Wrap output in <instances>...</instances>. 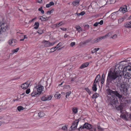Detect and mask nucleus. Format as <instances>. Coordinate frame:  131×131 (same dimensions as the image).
Returning a JSON list of instances; mask_svg holds the SVG:
<instances>
[{
  "label": "nucleus",
  "instance_id": "864d4df0",
  "mask_svg": "<svg viewBox=\"0 0 131 131\" xmlns=\"http://www.w3.org/2000/svg\"><path fill=\"white\" fill-rule=\"evenodd\" d=\"M26 38L27 39V37L26 36V35H24V38L23 39H21L20 40V41H22L24 40V39Z\"/></svg>",
  "mask_w": 131,
  "mask_h": 131
},
{
  "label": "nucleus",
  "instance_id": "a18cd8bd",
  "mask_svg": "<svg viewBox=\"0 0 131 131\" xmlns=\"http://www.w3.org/2000/svg\"><path fill=\"white\" fill-rule=\"evenodd\" d=\"M61 43L59 42L57 45V46L56 47L57 48H58L61 46Z\"/></svg>",
  "mask_w": 131,
  "mask_h": 131
},
{
  "label": "nucleus",
  "instance_id": "9d476101",
  "mask_svg": "<svg viewBox=\"0 0 131 131\" xmlns=\"http://www.w3.org/2000/svg\"><path fill=\"white\" fill-rule=\"evenodd\" d=\"M17 41L15 39H11L9 40L8 43L9 45L12 46H14L16 45L17 43Z\"/></svg>",
  "mask_w": 131,
  "mask_h": 131
},
{
  "label": "nucleus",
  "instance_id": "de8ad7c7",
  "mask_svg": "<svg viewBox=\"0 0 131 131\" xmlns=\"http://www.w3.org/2000/svg\"><path fill=\"white\" fill-rule=\"evenodd\" d=\"M85 90L89 94H90L91 93L90 90L88 88H86Z\"/></svg>",
  "mask_w": 131,
  "mask_h": 131
},
{
  "label": "nucleus",
  "instance_id": "f8f14e48",
  "mask_svg": "<svg viewBox=\"0 0 131 131\" xmlns=\"http://www.w3.org/2000/svg\"><path fill=\"white\" fill-rule=\"evenodd\" d=\"M29 84V83L27 81L25 83L22 84L21 87L22 89H25L28 87Z\"/></svg>",
  "mask_w": 131,
  "mask_h": 131
},
{
  "label": "nucleus",
  "instance_id": "412c9836",
  "mask_svg": "<svg viewBox=\"0 0 131 131\" xmlns=\"http://www.w3.org/2000/svg\"><path fill=\"white\" fill-rule=\"evenodd\" d=\"M111 35H112L111 33V32H109L108 33V34H107L106 35H105L104 36H102V37L103 39H104L107 37H110Z\"/></svg>",
  "mask_w": 131,
  "mask_h": 131
},
{
  "label": "nucleus",
  "instance_id": "6e6552de",
  "mask_svg": "<svg viewBox=\"0 0 131 131\" xmlns=\"http://www.w3.org/2000/svg\"><path fill=\"white\" fill-rule=\"evenodd\" d=\"M79 121V119H76L73 122L71 127V128L72 130H74L77 128V126Z\"/></svg>",
  "mask_w": 131,
  "mask_h": 131
},
{
  "label": "nucleus",
  "instance_id": "09e8293b",
  "mask_svg": "<svg viewBox=\"0 0 131 131\" xmlns=\"http://www.w3.org/2000/svg\"><path fill=\"white\" fill-rule=\"evenodd\" d=\"M75 44V42H71L70 45V46L71 47H73V46H74Z\"/></svg>",
  "mask_w": 131,
  "mask_h": 131
},
{
  "label": "nucleus",
  "instance_id": "dca6fc26",
  "mask_svg": "<svg viewBox=\"0 0 131 131\" xmlns=\"http://www.w3.org/2000/svg\"><path fill=\"white\" fill-rule=\"evenodd\" d=\"M100 75L98 74L97 75L95 78L94 83L95 84V83H97L99 82L100 81Z\"/></svg>",
  "mask_w": 131,
  "mask_h": 131
},
{
  "label": "nucleus",
  "instance_id": "ddd939ff",
  "mask_svg": "<svg viewBox=\"0 0 131 131\" xmlns=\"http://www.w3.org/2000/svg\"><path fill=\"white\" fill-rule=\"evenodd\" d=\"M42 43L44 44L45 47H47L50 46V42L48 41L44 40L42 42Z\"/></svg>",
  "mask_w": 131,
  "mask_h": 131
},
{
  "label": "nucleus",
  "instance_id": "a19ab883",
  "mask_svg": "<svg viewBox=\"0 0 131 131\" xmlns=\"http://www.w3.org/2000/svg\"><path fill=\"white\" fill-rule=\"evenodd\" d=\"M109 1H110V3H109L111 4H114L115 3L116 1V0H109Z\"/></svg>",
  "mask_w": 131,
  "mask_h": 131
},
{
  "label": "nucleus",
  "instance_id": "393cba45",
  "mask_svg": "<svg viewBox=\"0 0 131 131\" xmlns=\"http://www.w3.org/2000/svg\"><path fill=\"white\" fill-rule=\"evenodd\" d=\"M72 111L73 113L76 114L78 112V109L77 107H74L72 108Z\"/></svg>",
  "mask_w": 131,
  "mask_h": 131
},
{
  "label": "nucleus",
  "instance_id": "4d7b16f0",
  "mask_svg": "<svg viewBox=\"0 0 131 131\" xmlns=\"http://www.w3.org/2000/svg\"><path fill=\"white\" fill-rule=\"evenodd\" d=\"M99 24V23L98 22H96L93 25V26H94L96 27Z\"/></svg>",
  "mask_w": 131,
  "mask_h": 131
},
{
  "label": "nucleus",
  "instance_id": "2f4dec72",
  "mask_svg": "<svg viewBox=\"0 0 131 131\" xmlns=\"http://www.w3.org/2000/svg\"><path fill=\"white\" fill-rule=\"evenodd\" d=\"M17 109L18 111H20L21 110H24V108L21 106H19L17 107Z\"/></svg>",
  "mask_w": 131,
  "mask_h": 131
},
{
  "label": "nucleus",
  "instance_id": "bf43d9fd",
  "mask_svg": "<svg viewBox=\"0 0 131 131\" xmlns=\"http://www.w3.org/2000/svg\"><path fill=\"white\" fill-rule=\"evenodd\" d=\"M84 64L85 65V67H87L89 65V64L88 62H86L85 63H84Z\"/></svg>",
  "mask_w": 131,
  "mask_h": 131
},
{
  "label": "nucleus",
  "instance_id": "5fc2aeb1",
  "mask_svg": "<svg viewBox=\"0 0 131 131\" xmlns=\"http://www.w3.org/2000/svg\"><path fill=\"white\" fill-rule=\"evenodd\" d=\"M105 81V79H101V83L102 84Z\"/></svg>",
  "mask_w": 131,
  "mask_h": 131
},
{
  "label": "nucleus",
  "instance_id": "2eb2a0df",
  "mask_svg": "<svg viewBox=\"0 0 131 131\" xmlns=\"http://www.w3.org/2000/svg\"><path fill=\"white\" fill-rule=\"evenodd\" d=\"M124 26L128 28H131V21L124 24Z\"/></svg>",
  "mask_w": 131,
  "mask_h": 131
},
{
  "label": "nucleus",
  "instance_id": "79ce46f5",
  "mask_svg": "<svg viewBox=\"0 0 131 131\" xmlns=\"http://www.w3.org/2000/svg\"><path fill=\"white\" fill-rule=\"evenodd\" d=\"M53 11V9H52L50 11H48L47 12V14H50L51 13H52Z\"/></svg>",
  "mask_w": 131,
  "mask_h": 131
},
{
  "label": "nucleus",
  "instance_id": "4be33fe9",
  "mask_svg": "<svg viewBox=\"0 0 131 131\" xmlns=\"http://www.w3.org/2000/svg\"><path fill=\"white\" fill-rule=\"evenodd\" d=\"M79 1H73L72 3V4L73 6H75L76 5H79Z\"/></svg>",
  "mask_w": 131,
  "mask_h": 131
},
{
  "label": "nucleus",
  "instance_id": "1a4fd4ad",
  "mask_svg": "<svg viewBox=\"0 0 131 131\" xmlns=\"http://www.w3.org/2000/svg\"><path fill=\"white\" fill-rule=\"evenodd\" d=\"M102 39H103V38L102 36H100L98 37L95 39L93 40H92L91 41V43L92 44H93L94 43H95L99 41L100 40H102Z\"/></svg>",
  "mask_w": 131,
  "mask_h": 131
},
{
  "label": "nucleus",
  "instance_id": "f257e3e1",
  "mask_svg": "<svg viewBox=\"0 0 131 131\" xmlns=\"http://www.w3.org/2000/svg\"><path fill=\"white\" fill-rule=\"evenodd\" d=\"M121 68L120 66L117 67L115 66V69L113 71H110L108 72L107 75L106 82L108 84L111 83L113 84H117V86L119 88L121 91L125 92V89L127 90V89L126 88V86L123 82H121L122 78V77L124 75V72L122 71H120V73L117 71L118 70V69Z\"/></svg>",
  "mask_w": 131,
  "mask_h": 131
},
{
  "label": "nucleus",
  "instance_id": "58836bf2",
  "mask_svg": "<svg viewBox=\"0 0 131 131\" xmlns=\"http://www.w3.org/2000/svg\"><path fill=\"white\" fill-rule=\"evenodd\" d=\"M97 129L99 130H102L105 128H102L101 127H100V126H97Z\"/></svg>",
  "mask_w": 131,
  "mask_h": 131
},
{
  "label": "nucleus",
  "instance_id": "f704fd0d",
  "mask_svg": "<svg viewBox=\"0 0 131 131\" xmlns=\"http://www.w3.org/2000/svg\"><path fill=\"white\" fill-rule=\"evenodd\" d=\"M56 47H55L52 48L51 49V51L50 52H54L56 50Z\"/></svg>",
  "mask_w": 131,
  "mask_h": 131
},
{
  "label": "nucleus",
  "instance_id": "c9c22d12",
  "mask_svg": "<svg viewBox=\"0 0 131 131\" xmlns=\"http://www.w3.org/2000/svg\"><path fill=\"white\" fill-rule=\"evenodd\" d=\"M52 98V96L51 95L48 96L46 97V101H49Z\"/></svg>",
  "mask_w": 131,
  "mask_h": 131
},
{
  "label": "nucleus",
  "instance_id": "052dcab7",
  "mask_svg": "<svg viewBox=\"0 0 131 131\" xmlns=\"http://www.w3.org/2000/svg\"><path fill=\"white\" fill-rule=\"evenodd\" d=\"M103 20H101L99 22H98L99 24H100V25H102L103 24Z\"/></svg>",
  "mask_w": 131,
  "mask_h": 131
},
{
  "label": "nucleus",
  "instance_id": "39448f33",
  "mask_svg": "<svg viewBox=\"0 0 131 131\" xmlns=\"http://www.w3.org/2000/svg\"><path fill=\"white\" fill-rule=\"evenodd\" d=\"M117 66V67H119L120 66L121 68H120L119 69H118V70L117 71V72H119V73H120V71H122L124 72V73H126H126H128L129 74L128 76L130 77H131V66H127L126 67H125L123 69V70L122 71L121 70H120V69H122V67L121 66ZM121 73H120V74H121Z\"/></svg>",
  "mask_w": 131,
  "mask_h": 131
},
{
  "label": "nucleus",
  "instance_id": "aec40b11",
  "mask_svg": "<svg viewBox=\"0 0 131 131\" xmlns=\"http://www.w3.org/2000/svg\"><path fill=\"white\" fill-rule=\"evenodd\" d=\"M39 24L38 22H36L34 25V28L35 29H37L39 27Z\"/></svg>",
  "mask_w": 131,
  "mask_h": 131
},
{
  "label": "nucleus",
  "instance_id": "8fccbe9b",
  "mask_svg": "<svg viewBox=\"0 0 131 131\" xmlns=\"http://www.w3.org/2000/svg\"><path fill=\"white\" fill-rule=\"evenodd\" d=\"M77 78V77L76 76H75L73 78H72V77L71 78V81H73L75 79H76Z\"/></svg>",
  "mask_w": 131,
  "mask_h": 131
},
{
  "label": "nucleus",
  "instance_id": "ea45409f",
  "mask_svg": "<svg viewBox=\"0 0 131 131\" xmlns=\"http://www.w3.org/2000/svg\"><path fill=\"white\" fill-rule=\"evenodd\" d=\"M41 100L42 101H46V97L43 96L41 97Z\"/></svg>",
  "mask_w": 131,
  "mask_h": 131
},
{
  "label": "nucleus",
  "instance_id": "338daca9",
  "mask_svg": "<svg viewBox=\"0 0 131 131\" xmlns=\"http://www.w3.org/2000/svg\"><path fill=\"white\" fill-rule=\"evenodd\" d=\"M36 17H35L34 18L32 19V20L29 21V22L30 23H31L33 21H34V20L36 19Z\"/></svg>",
  "mask_w": 131,
  "mask_h": 131
},
{
  "label": "nucleus",
  "instance_id": "72a5a7b5",
  "mask_svg": "<svg viewBox=\"0 0 131 131\" xmlns=\"http://www.w3.org/2000/svg\"><path fill=\"white\" fill-rule=\"evenodd\" d=\"M62 21L59 23H57V24H55L56 27H58L59 26H60L62 24H63V23L61 24V23H62Z\"/></svg>",
  "mask_w": 131,
  "mask_h": 131
},
{
  "label": "nucleus",
  "instance_id": "c756f323",
  "mask_svg": "<svg viewBox=\"0 0 131 131\" xmlns=\"http://www.w3.org/2000/svg\"><path fill=\"white\" fill-rule=\"evenodd\" d=\"M100 49L99 48H95L94 49L92 50V53H94L96 52L97 51L99 50Z\"/></svg>",
  "mask_w": 131,
  "mask_h": 131
},
{
  "label": "nucleus",
  "instance_id": "13d9d810",
  "mask_svg": "<svg viewBox=\"0 0 131 131\" xmlns=\"http://www.w3.org/2000/svg\"><path fill=\"white\" fill-rule=\"evenodd\" d=\"M65 87L67 89H69L70 88V86L69 85H66L65 86Z\"/></svg>",
  "mask_w": 131,
  "mask_h": 131
},
{
  "label": "nucleus",
  "instance_id": "bb28decb",
  "mask_svg": "<svg viewBox=\"0 0 131 131\" xmlns=\"http://www.w3.org/2000/svg\"><path fill=\"white\" fill-rule=\"evenodd\" d=\"M75 28L78 32H80L82 31L81 28L79 26H76Z\"/></svg>",
  "mask_w": 131,
  "mask_h": 131
},
{
  "label": "nucleus",
  "instance_id": "f03ea898",
  "mask_svg": "<svg viewBox=\"0 0 131 131\" xmlns=\"http://www.w3.org/2000/svg\"><path fill=\"white\" fill-rule=\"evenodd\" d=\"M44 87L42 86H37L34 89V91L31 94L32 96H37L41 94L42 91L43 90Z\"/></svg>",
  "mask_w": 131,
  "mask_h": 131
},
{
  "label": "nucleus",
  "instance_id": "6e6d98bb",
  "mask_svg": "<svg viewBox=\"0 0 131 131\" xmlns=\"http://www.w3.org/2000/svg\"><path fill=\"white\" fill-rule=\"evenodd\" d=\"M89 26L88 25H86L85 26V28L86 30L88 29L89 28Z\"/></svg>",
  "mask_w": 131,
  "mask_h": 131
},
{
  "label": "nucleus",
  "instance_id": "f3484780",
  "mask_svg": "<svg viewBox=\"0 0 131 131\" xmlns=\"http://www.w3.org/2000/svg\"><path fill=\"white\" fill-rule=\"evenodd\" d=\"M125 19V17H123L119 18L118 20V24H121Z\"/></svg>",
  "mask_w": 131,
  "mask_h": 131
},
{
  "label": "nucleus",
  "instance_id": "7ed1b4c3",
  "mask_svg": "<svg viewBox=\"0 0 131 131\" xmlns=\"http://www.w3.org/2000/svg\"><path fill=\"white\" fill-rule=\"evenodd\" d=\"M9 25L6 23L2 21L0 23V32L1 34L8 31Z\"/></svg>",
  "mask_w": 131,
  "mask_h": 131
},
{
  "label": "nucleus",
  "instance_id": "0e129e2a",
  "mask_svg": "<svg viewBox=\"0 0 131 131\" xmlns=\"http://www.w3.org/2000/svg\"><path fill=\"white\" fill-rule=\"evenodd\" d=\"M119 108H120V109L121 110H122L123 109V107L122 106V105H120L119 106Z\"/></svg>",
  "mask_w": 131,
  "mask_h": 131
},
{
  "label": "nucleus",
  "instance_id": "e433bc0d",
  "mask_svg": "<svg viewBox=\"0 0 131 131\" xmlns=\"http://www.w3.org/2000/svg\"><path fill=\"white\" fill-rule=\"evenodd\" d=\"M128 75L129 74L128 73H126V74H125L124 77L125 78V79H129L131 78V77H130Z\"/></svg>",
  "mask_w": 131,
  "mask_h": 131
},
{
  "label": "nucleus",
  "instance_id": "49530a36",
  "mask_svg": "<svg viewBox=\"0 0 131 131\" xmlns=\"http://www.w3.org/2000/svg\"><path fill=\"white\" fill-rule=\"evenodd\" d=\"M30 89H27L26 92V93L27 94H28L30 92Z\"/></svg>",
  "mask_w": 131,
  "mask_h": 131
},
{
  "label": "nucleus",
  "instance_id": "69168bd1",
  "mask_svg": "<svg viewBox=\"0 0 131 131\" xmlns=\"http://www.w3.org/2000/svg\"><path fill=\"white\" fill-rule=\"evenodd\" d=\"M105 77V75L104 73H103L102 76L101 78V79H104Z\"/></svg>",
  "mask_w": 131,
  "mask_h": 131
},
{
  "label": "nucleus",
  "instance_id": "680f3d73",
  "mask_svg": "<svg viewBox=\"0 0 131 131\" xmlns=\"http://www.w3.org/2000/svg\"><path fill=\"white\" fill-rule=\"evenodd\" d=\"M36 1L37 2L39 3H41L42 2V0H36Z\"/></svg>",
  "mask_w": 131,
  "mask_h": 131
},
{
  "label": "nucleus",
  "instance_id": "473e14b6",
  "mask_svg": "<svg viewBox=\"0 0 131 131\" xmlns=\"http://www.w3.org/2000/svg\"><path fill=\"white\" fill-rule=\"evenodd\" d=\"M37 32L40 34H41L43 32V30H41V29H39Z\"/></svg>",
  "mask_w": 131,
  "mask_h": 131
},
{
  "label": "nucleus",
  "instance_id": "7c9ffc66",
  "mask_svg": "<svg viewBox=\"0 0 131 131\" xmlns=\"http://www.w3.org/2000/svg\"><path fill=\"white\" fill-rule=\"evenodd\" d=\"M40 19L42 21H45L48 20V18L47 17H44L43 16H42L40 18Z\"/></svg>",
  "mask_w": 131,
  "mask_h": 131
},
{
  "label": "nucleus",
  "instance_id": "423d86ee",
  "mask_svg": "<svg viewBox=\"0 0 131 131\" xmlns=\"http://www.w3.org/2000/svg\"><path fill=\"white\" fill-rule=\"evenodd\" d=\"M92 126L90 124L86 123L83 126L80 127L78 129L79 131H81V130L85 128L90 129V131H96L95 129L92 128Z\"/></svg>",
  "mask_w": 131,
  "mask_h": 131
},
{
  "label": "nucleus",
  "instance_id": "b1692460",
  "mask_svg": "<svg viewBox=\"0 0 131 131\" xmlns=\"http://www.w3.org/2000/svg\"><path fill=\"white\" fill-rule=\"evenodd\" d=\"M55 97L57 99H59L60 97V94L58 92L56 93L54 95Z\"/></svg>",
  "mask_w": 131,
  "mask_h": 131
},
{
  "label": "nucleus",
  "instance_id": "4c0bfd02",
  "mask_svg": "<svg viewBox=\"0 0 131 131\" xmlns=\"http://www.w3.org/2000/svg\"><path fill=\"white\" fill-rule=\"evenodd\" d=\"M71 93V91H69L68 92H67L66 93V97L67 98L70 95Z\"/></svg>",
  "mask_w": 131,
  "mask_h": 131
},
{
  "label": "nucleus",
  "instance_id": "c85d7f7f",
  "mask_svg": "<svg viewBox=\"0 0 131 131\" xmlns=\"http://www.w3.org/2000/svg\"><path fill=\"white\" fill-rule=\"evenodd\" d=\"M99 96V95L98 94L96 93L94 94L92 96V98L93 99H96Z\"/></svg>",
  "mask_w": 131,
  "mask_h": 131
},
{
  "label": "nucleus",
  "instance_id": "a211bd4d",
  "mask_svg": "<svg viewBox=\"0 0 131 131\" xmlns=\"http://www.w3.org/2000/svg\"><path fill=\"white\" fill-rule=\"evenodd\" d=\"M120 117L122 118L123 119H124L125 120H128V119L126 116V115L124 114H122L120 115Z\"/></svg>",
  "mask_w": 131,
  "mask_h": 131
},
{
  "label": "nucleus",
  "instance_id": "6ab92c4d",
  "mask_svg": "<svg viewBox=\"0 0 131 131\" xmlns=\"http://www.w3.org/2000/svg\"><path fill=\"white\" fill-rule=\"evenodd\" d=\"M92 40L91 38H90L88 39L87 40H86L83 42H82V43L83 45H85V44L89 42H90L91 43V41Z\"/></svg>",
  "mask_w": 131,
  "mask_h": 131
},
{
  "label": "nucleus",
  "instance_id": "3c124183",
  "mask_svg": "<svg viewBox=\"0 0 131 131\" xmlns=\"http://www.w3.org/2000/svg\"><path fill=\"white\" fill-rule=\"evenodd\" d=\"M85 13L84 12L82 11L79 13V15H80L82 16Z\"/></svg>",
  "mask_w": 131,
  "mask_h": 131
},
{
  "label": "nucleus",
  "instance_id": "9b49d317",
  "mask_svg": "<svg viewBox=\"0 0 131 131\" xmlns=\"http://www.w3.org/2000/svg\"><path fill=\"white\" fill-rule=\"evenodd\" d=\"M118 11L121 12L122 13H124L127 11V6L125 5L124 6L120 7Z\"/></svg>",
  "mask_w": 131,
  "mask_h": 131
},
{
  "label": "nucleus",
  "instance_id": "c03bdc74",
  "mask_svg": "<svg viewBox=\"0 0 131 131\" xmlns=\"http://www.w3.org/2000/svg\"><path fill=\"white\" fill-rule=\"evenodd\" d=\"M117 37V35L116 34H115L112 36L111 37V38L113 39H114L116 38Z\"/></svg>",
  "mask_w": 131,
  "mask_h": 131
},
{
  "label": "nucleus",
  "instance_id": "774afa93",
  "mask_svg": "<svg viewBox=\"0 0 131 131\" xmlns=\"http://www.w3.org/2000/svg\"><path fill=\"white\" fill-rule=\"evenodd\" d=\"M51 6L50 5V4L49 3V4H47L46 5V7L47 8L49 7H50Z\"/></svg>",
  "mask_w": 131,
  "mask_h": 131
},
{
  "label": "nucleus",
  "instance_id": "e2e57ef3",
  "mask_svg": "<svg viewBox=\"0 0 131 131\" xmlns=\"http://www.w3.org/2000/svg\"><path fill=\"white\" fill-rule=\"evenodd\" d=\"M60 29L63 31H66L67 30V28H61Z\"/></svg>",
  "mask_w": 131,
  "mask_h": 131
},
{
  "label": "nucleus",
  "instance_id": "603ef678",
  "mask_svg": "<svg viewBox=\"0 0 131 131\" xmlns=\"http://www.w3.org/2000/svg\"><path fill=\"white\" fill-rule=\"evenodd\" d=\"M85 67V65L84 64V63H83L81 66L80 68L81 69H82Z\"/></svg>",
  "mask_w": 131,
  "mask_h": 131
},
{
  "label": "nucleus",
  "instance_id": "a878e982",
  "mask_svg": "<svg viewBox=\"0 0 131 131\" xmlns=\"http://www.w3.org/2000/svg\"><path fill=\"white\" fill-rule=\"evenodd\" d=\"M61 129L62 130L66 131L67 130L68 128L66 125H63L62 126Z\"/></svg>",
  "mask_w": 131,
  "mask_h": 131
},
{
  "label": "nucleus",
  "instance_id": "5701e85b",
  "mask_svg": "<svg viewBox=\"0 0 131 131\" xmlns=\"http://www.w3.org/2000/svg\"><path fill=\"white\" fill-rule=\"evenodd\" d=\"M92 89L93 91H96L97 90L96 85L95 83H93V85L92 87Z\"/></svg>",
  "mask_w": 131,
  "mask_h": 131
},
{
  "label": "nucleus",
  "instance_id": "0eeeda50",
  "mask_svg": "<svg viewBox=\"0 0 131 131\" xmlns=\"http://www.w3.org/2000/svg\"><path fill=\"white\" fill-rule=\"evenodd\" d=\"M108 101L110 104L109 105H111L112 107H116L118 104L117 99L116 97H112V98L109 99Z\"/></svg>",
  "mask_w": 131,
  "mask_h": 131
},
{
  "label": "nucleus",
  "instance_id": "20e7f679",
  "mask_svg": "<svg viewBox=\"0 0 131 131\" xmlns=\"http://www.w3.org/2000/svg\"><path fill=\"white\" fill-rule=\"evenodd\" d=\"M106 91L107 92L108 95L112 96H115L117 97L119 99L123 98V95L120 94L117 91H114L110 89H107Z\"/></svg>",
  "mask_w": 131,
  "mask_h": 131
},
{
  "label": "nucleus",
  "instance_id": "cd10ccee",
  "mask_svg": "<svg viewBox=\"0 0 131 131\" xmlns=\"http://www.w3.org/2000/svg\"><path fill=\"white\" fill-rule=\"evenodd\" d=\"M38 114L40 117H43L45 115L44 113L42 112H39L38 113Z\"/></svg>",
  "mask_w": 131,
  "mask_h": 131
},
{
  "label": "nucleus",
  "instance_id": "4468645a",
  "mask_svg": "<svg viewBox=\"0 0 131 131\" xmlns=\"http://www.w3.org/2000/svg\"><path fill=\"white\" fill-rule=\"evenodd\" d=\"M118 12V11L112 13L111 15V18L113 19H115L117 17V14Z\"/></svg>",
  "mask_w": 131,
  "mask_h": 131
},
{
  "label": "nucleus",
  "instance_id": "37998d69",
  "mask_svg": "<svg viewBox=\"0 0 131 131\" xmlns=\"http://www.w3.org/2000/svg\"><path fill=\"white\" fill-rule=\"evenodd\" d=\"M19 50V48H18L15 49H14L13 51V52L14 53L15 52H17Z\"/></svg>",
  "mask_w": 131,
  "mask_h": 131
}]
</instances>
